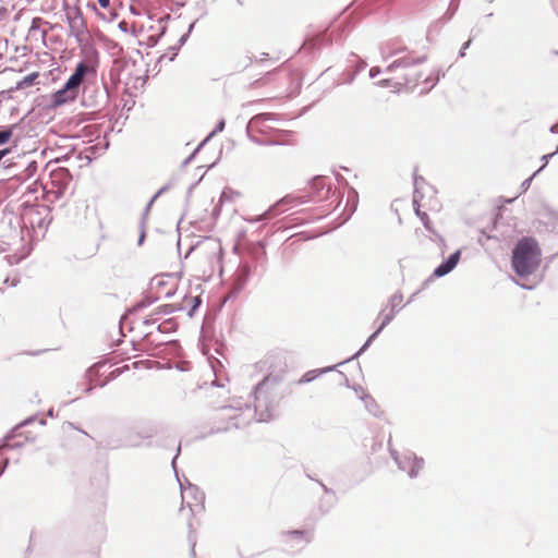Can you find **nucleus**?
I'll return each instance as SVG.
<instances>
[{"instance_id":"5fc2aeb1","label":"nucleus","mask_w":558,"mask_h":558,"mask_svg":"<svg viewBox=\"0 0 558 558\" xmlns=\"http://www.w3.org/2000/svg\"><path fill=\"white\" fill-rule=\"evenodd\" d=\"M390 83H391L390 78H384V80L378 81L376 84L379 87H388V86H390Z\"/></svg>"},{"instance_id":"49530a36","label":"nucleus","mask_w":558,"mask_h":558,"mask_svg":"<svg viewBox=\"0 0 558 558\" xmlns=\"http://www.w3.org/2000/svg\"><path fill=\"white\" fill-rule=\"evenodd\" d=\"M380 73H381V69L379 66H372L368 74H369L371 78H375Z\"/></svg>"},{"instance_id":"f03ea898","label":"nucleus","mask_w":558,"mask_h":558,"mask_svg":"<svg viewBox=\"0 0 558 558\" xmlns=\"http://www.w3.org/2000/svg\"><path fill=\"white\" fill-rule=\"evenodd\" d=\"M155 435L153 429H146L138 433H131L125 436L124 440L116 441L112 438H109L107 441V447L110 449H119V448H137L142 445L143 439H149Z\"/></svg>"},{"instance_id":"f8f14e48","label":"nucleus","mask_w":558,"mask_h":558,"mask_svg":"<svg viewBox=\"0 0 558 558\" xmlns=\"http://www.w3.org/2000/svg\"><path fill=\"white\" fill-rule=\"evenodd\" d=\"M426 60H427V57L425 54L417 57V58L403 57V58H399V59L395 60V65L398 69H407V68H410L413 65L422 64Z\"/></svg>"},{"instance_id":"680f3d73","label":"nucleus","mask_w":558,"mask_h":558,"mask_svg":"<svg viewBox=\"0 0 558 558\" xmlns=\"http://www.w3.org/2000/svg\"><path fill=\"white\" fill-rule=\"evenodd\" d=\"M180 451H181V446L179 445L178 448H177V453L174 456V458L172 459L171 461V465H172V469L175 471V460L177 458L179 457L180 454Z\"/></svg>"},{"instance_id":"052dcab7","label":"nucleus","mask_w":558,"mask_h":558,"mask_svg":"<svg viewBox=\"0 0 558 558\" xmlns=\"http://www.w3.org/2000/svg\"><path fill=\"white\" fill-rule=\"evenodd\" d=\"M170 187V184H166L163 186H161L157 192H156V196H160L162 195L166 191H168Z\"/></svg>"},{"instance_id":"c85d7f7f","label":"nucleus","mask_w":558,"mask_h":558,"mask_svg":"<svg viewBox=\"0 0 558 558\" xmlns=\"http://www.w3.org/2000/svg\"><path fill=\"white\" fill-rule=\"evenodd\" d=\"M556 154H558V146L556 147L555 151L550 154H546L542 157V160L544 161L543 166L534 172V175H537L547 165L548 160L551 159Z\"/></svg>"},{"instance_id":"cd10ccee","label":"nucleus","mask_w":558,"mask_h":558,"mask_svg":"<svg viewBox=\"0 0 558 558\" xmlns=\"http://www.w3.org/2000/svg\"><path fill=\"white\" fill-rule=\"evenodd\" d=\"M88 7H89L90 9H93V10L96 12V14H97L100 19L106 20V21H108V22H110V21H112L113 19H116V17H117V13H114L113 11H110V16H109V19H107L105 14L100 13V12L97 10V7H96V4H95V3H88Z\"/></svg>"},{"instance_id":"393cba45","label":"nucleus","mask_w":558,"mask_h":558,"mask_svg":"<svg viewBox=\"0 0 558 558\" xmlns=\"http://www.w3.org/2000/svg\"><path fill=\"white\" fill-rule=\"evenodd\" d=\"M22 427H17V424L13 426L2 438V444H8V441H12L15 437L21 436L22 434L19 430Z\"/></svg>"},{"instance_id":"aec40b11","label":"nucleus","mask_w":558,"mask_h":558,"mask_svg":"<svg viewBox=\"0 0 558 558\" xmlns=\"http://www.w3.org/2000/svg\"><path fill=\"white\" fill-rule=\"evenodd\" d=\"M275 216H277V211H275V208L269 207L262 215L255 216V217L248 219L247 221L251 223H256V222H259L263 220H269V219L274 218Z\"/></svg>"},{"instance_id":"2eb2a0df","label":"nucleus","mask_w":558,"mask_h":558,"mask_svg":"<svg viewBox=\"0 0 558 558\" xmlns=\"http://www.w3.org/2000/svg\"><path fill=\"white\" fill-rule=\"evenodd\" d=\"M403 295L401 292H396L395 294H392L388 301V306L390 307V311L396 312V314L399 313V311L404 306L401 305Z\"/></svg>"},{"instance_id":"f704fd0d","label":"nucleus","mask_w":558,"mask_h":558,"mask_svg":"<svg viewBox=\"0 0 558 558\" xmlns=\"http://www.w3.org/2000/svg\"><path fill=\"white\" fill-rule=\"evenodd\" d=\"M16 147H17V141H14V145L13 146L0 149V161H2V159L5 156H8L9 154H11L13 151V149L16 148Z\"/></svg>"},{"instance_id":"f257e3e1","label":"nucleus","mask_w":558,"mask_h":558,"mask_svg":"<svg viewBox=\"0 0 558 558\" xmlns=\"http://www.w3.org/2000/svg\"><path fill=\"white\" fill-rule=\"evenodd\" d=\"M541 257L538 242L532 236H523L512 248L511 268L518 277H529L539 267Z\"/></svg>"},{"instance_id":"6e6d98bb","label":"nucleus","mask_w":558,"mask_h":558,"mask_svg":"<svg viewBox=\"0 0 558 558\" xmlns=\"http://www.w3.org/2000/svg\"><path fill=\"white\" fill-rule=\"evenodd\" d=\"M62 175H63L64 184H66L72 179V175L68 169H64L62 171Z\"/></svg>"},{"instance_id":"37998d69","label":"nucleus","mask_w":558,"mask_h":558,"mask_svg":"<svg viewBox=\"0 0 558 558\" xmlns=\"http://www.w3.org/2000/svg\"><path fill=\"white\" fill-rule=\"evenodd\" d=\"M151 206H153V203L148 202L146 207H145V209H144V211H143V215H142V219H141L142 225H145L147 215H148Z\"/></svg>"},{"instance_id":"1a4fd4ad","label":"nucleus","mask_w":558,"mask_h":558,"mask_svg":"<svg viewBox=\"0 0 558 558\" xmlns=\"http://www.w3.org/2000/svg\"><path fill=\"white\" fill-rule=\"evenodd\" d=\"M38 72H33L24 76L22 80L17 81L13 87H10L5 93L9 94L10 97H12V94L14 92L32 87L36 84H38Z\"/></svg>"},{"instance_id":"6e6552de","label":"nucleus","mask_w":558,"mask_h":558,"mask_svg":"<svg viewBox=\"0 0 558 558\" xmlns=\"http://www.w3.org/2000/svg\"><path fill=\"white\" fill-rule=\"evenodd\" d=\"M270 381V377H265L262 381H259L253 389V395L255 399V412H257L262 407H266L265 393L266 388Z\"/></svg>"},{"instance_id":"9b49d317","label":"nucleus","mask_w":558,"mask_h":558,"mask_svg":"<svg viewBox=\"0 0 558 558\" xmlns=\"http://www.w3.org/2000/svg\"><path fill=\"white\" fill-rule=\"evenodd\" d=\"M339 364L337 365H331V366H328V367H325V368H322V369H313V371H308L306 372L300 379H299V384H308V383H312L313 380H315L319 375L324 374V373H328V372H332L337 368Z\"/></svg>"},{"instance_id":"39448f33","label":"nucleus","mask_w":558,"mask_h":558,"mask_svg":"<svg viewBox=\"0 0 558 558\" xmlns=\"http://www.w3.org/2000/svg\"><path fill=\"white\" fill-rule=\"evenodd\" d=\"M413 184H414V193H413V199H412V204H413V207H414V210H415V215L422 220L424 227L429 230L430 227H429V218H428V215L424 211H421L420 210V199L423 197V195L421 194L420 190H421V186L423 184H425V180L424 178L422 177H418L416 175L415 173L413 174Z\"/></svg>"},{"instance_id":"603ef678","label":"nucleus","mask_w":558,"mask_h":558,"mask_svg":"<svg viewBox=\"0 0 558 558\" xmlns=\"http://www.w3.org/2000/svg\"><path fill=\"white\" fill-rule=\"evenodd\" d=\"M366 65H367V64H366V62H365L364 60H359V63H357V65H356V68H355V71H354V72H355L356 74H357V73H360L362 70H364V69H365V66H366Z\"/></svg>"},{"instance_id":"473e14b6","label":"nucleus","mask_w":558,"mask_h":558,"mask_svg":"<svg viewBox=\"0 0 558 558\" xmlns=\"http://www.w3.org/2000/svg\"><path fill=\"white\" fill-rule=\"evenodd\" d=\"M226 128V121L223 119L219 120L215 126V129L209 133V137L215 136L217 133H220Z\"/></svg>"},{"instance_id":"c03bdc74","label":"nucleus","mask_w":558,"mask_h":558,"mask_svg":"<svg viewBox=\"0 0 558 558\" xmlns=\"http://www.w3.org/2000/svg\"><path fill=\"white\" fill-rule=\"evenodd\" d=\"M109 98L107 87L104 86L102 90L100 92V101L98 105L106 104Z\"/></svg>"},{"instance_id":"3c124183","label":"nucleus","mask_w":558,"mask_h":558,"mask_svg":"<svg viewBox=\"0 0 558 558\" xmlns=\"http://www.w3.org/2000/svg\"><path fill=\"white\" fill-rule=\"evenodd\" d=\"M180 49V46H171L169 50L172 52L171 57L169 58V61H173L175 56L178 54V51Z\"/></svg>"},{"instance_id":"423d86ee","label":"nucleus","mask_w":558,"mask_h":558,"mask_svg":"<svg viewBox=\"0 0 558 558\" xmlns=\"http://www.w3.org/2000/svg\"><path fill=\"white\" fill-rule=\"evenodd\" d=\"M77 95L74 93V90L70 89L66 85L63 84L60 89L50 95V102L48 104V108L54 109L61 107L68 102L74 101Z\"/></svg>"},{"instance_id":"2f4dec72","label":"nucleus","mask_w":558,"mask_h":558,"mask_svg":"<svg viewBox=\"0 0 558 558\" xmlns=\"http://www.w3.org/2000/svg\"><path fill=\"white\" fill-rule=\"evenodd\" d=\"M37 168H38L37 161H35V160L29 161L25 168L26 177H28V178L33 177L34 173L37 171Z\"/></svg>"},{"instance_id":"4d7b16f0","label":"nucleus","mask_w":558,"mask_h":558,"mask_svg":"<svg viewBox=\"0 0 558 558\" xmlns=\"http://www.w3.org/2000/svg\"><path fill=\"white\" fill-rule=\"evenodd\" d=\"M144 325L146 326H153L156 324V319H154L151 316H147L144 322H143Z\"/></svg>"},{"instance_id":"69168bd1","label":"nucleus","mask_w":558,"mask_h":558,"mask_svg":"<svg viewBox=\"0 0 558 558\" xmlns=\"http://www.w3.org/2000/svg\"><path fill=\"white\" fill-rule=\"evenodd\" d=\"M9 465V459H4L3 463H2V466L0 468V476L4 473V471L7 470Z\"/></svg>"},{"instance_id":"4be33fe9","label":"nucleus","mask_w":558,"mask_h":558,"mask_svg":"<svg viewBox=\"0 0 558 558\" xmlns=\"http://www.w3.org/2000/svg\"><path fill=\"white\" fill-rule=\"evenodd\" d=\"M266 120H275L274 116L271 113H259V114H256L254 116L248 125L246 126V133L247 135L250 136V126L251 124H258L263 121H266Z\"/></svg>"},{"instance_id":"a878e982","label":"nucleus","mask_w":558,"mask_h":558,"mask_svg":"<svg viewBox=\"0 0 558 558\" xmlns=\"http://www.w3.org/2000/svg\"><path fill=\"white\" fill-rule=\"evenodd\" d=\"M457 9H458V2H456V0H451L448 10L444 14V16L440 19V21L446 22V21L451 20V17L456 13Z\"/></svg>"},{"instance_id":"0eeeda50","label":"nucleus","mask_w":558,"mask_h":558,"mask_svg":"<svg viewBox=\"0 0 558 558\" xmlns=\"http://www.w3.org/2000/svg\"><path fill=\"white\" fill-rule=\"evenodd\" d=\"M461 257V250H457L451 253L446 259H444L433 271V276L441 278L450 274L458 265Z\"/></svg>"},{"instance_id":"dca6fc26","label":"nucleus","mask_w":558,"mask_h":558,"mask_svg":"<svg viewBox=\"0 0 558 558\" xmlns=\"http://www.w3.org/2000/svg\"><path fill=\"white\" fill-rule=\"evenodd\" d=\"M183 307L181 305L175 304H162L158 306L155 311L156 315H170L175 312L182 311Z\"/></svg>"},{"instance_id":"13d9d810","label":"nucleus","mask_w":558,"mask_h":558,"mask_svg":"<svg viewBox=\"0 0 558 558\" xmlns=\"http://www.w3.org/2000/svg\"><path fill=\"white\" fill-rule=\"evenodd\" d=\"M118 27L123 33H128V23L125 21H120Z\"/></svg>"},{"instance_id":"72a5a7b5","label":"nucleus","mask_w":558,"mask_h":558,"mask_svg":"<svg viewBox=\"0 0 558 558\" xmlns=\"http://www.w3.org/2000/svg\"><path fill=\"white\" fill-rule=\"evenodd\" d=\"M311 185L314 190L319 191L324 186L323 178L322 177L313 178L311 181Z\"/></svg>"},{"instance_id":"09e8293b","label":"nucleus","mask_w":558,"mask_h":558,"mask_svg":"<svg viewBox=\"0 0 558 558\" xmlns=\"http://www.w3.org/2000/svg\"><path fill=\"white\" fill-rule=\"evenodd\" d=\"M351 194L353 195V202H354V205H353V208L350 213V215L348 216V218L352 215V213L355 210L356 208V203H357V193L352 189L350 194H349V198L351 197Z\"/></svg>"},{"instance_id":"bb28decb","label":"nucleus","mask_w":558,"mask_h":558,"mask_svg":"<svg viewBox=\"0 0 558 558\" xmlns=\"http://www.w3.org/2000/svg\"><path fill=\"white\" fill-rule=\"evenodd\" d=\"M201 304H202L201 296L197 295V296L192 298V304L187 312L189 317H193L194 313L197 311V308L201 306Z\"/></svg>"},{"instance_id":"ddd939ff","label":"nucleus","mask_w":558,"mask_h":558,"mask_svg":"<svg viewBox=\"0 0 558 558\" xmlns=\"http://www.w3.org/2000/svg\"><path fill=\"white\" fill-rule=\"evenodd\" d=\"M251 276V267L247 264H241L235 271L233 282L241 283V287H245Z\"/></svg>"},{"instance_id":"ea45409f","label":"nucleus","mask_w":558,"mask_h":558,"mask_svg":"<svg viewBox=\"0 0 558 558\" xmlns=\"http://www.w3.org/2000/svg\"><path fill=\"white\" fill-rule=\"evenodd\" d=\"M243 289L244 288L241 287V283L233 282L232 287H231V294H230V296H234V295L239 294Z\"/></svg>"},{"instance_id":"7ed1b4c3","label":"nucleus","mask_w":558,"mask_h":558,"mask_svg":"<svg viewBox=\"0 0 558 558\" xmlns=\"http://www.w3.org/2000/svg\"><path fill=\"white\" fill-rule=\"evenodd\" d=\"M397 465L401 471L407 472L411 478H415L424 468V459L409 451L402 454L401 459H397Z\"/></svg>"},{"instance_id":"4c0bfd02","label":"nucleus","mask_w":558,"mask_h":558,"mask_svg":"<svg viewBox=\"0 0 558 558\" xmlns=\"http://www.w3.org/2000/svg\"><path fill=\"white\" fill-rule=\"evenodd\" d=\"M36 421V415H31L28 417H26L25 420H23L22 422H20L17 424V427H25V426H28L31 425L32 423H34Z\"/></svg>"},{"instance_id":"79ce46f5","label":"nucleus","mask_w":558,"mask_h":558,"mask_svg":"<svg viewBox=\"0 0 558 558\" xmlns=\"http://www.w3.org/2000/svg\"><path fill=\"white\" fill-rule=\"evenodd\" d=\"M535 177H536V175H534V173H533L530 178L525 179V180L521 183V190H522V192H525V191L530 187L531 182H532V180H533Z\"/></svg>"},{"instance_id":"5701e85b","label":"nucleus","mask_w":558,"mask_h":558,"mask_svg":"<svg viewBox=\"0 0 558 558\" xmlns=\"http://www.w3.org/2000/svg\"><path fill=\"white\" fill-rule=\"evenodd\" d=\"M82 82L83 81L71 74L65 81L64 85H66L70 89L74 90L76 95H78Z\"/></svg>"},{"instance_id":"e2e57ef3","label":"nucleus","mask_w":558,"mask_h":558,"mask_svg":"<svg viewBox=\"0 0 558 558\" xmlns=\"http://www.w3.org/2000/svg\"><path fill=\"white\" fill-rule=\"evenodd\" d=\"M99 5L102 8V9H108L110 7V1L111 0H97Z\"/></svg>"},{"instance_id":"9d476101","label":"nucleus","mask_w":558,"mask_h":558,"mask_svg":"<svg viewBox=\"0 0 558 558\" xmlns=\"http://www.w3.org/2000/svg\"><path fill=\"white\" fill-rule=\"evenodd\" d=\"M384 329L381 327L378 326V328L367 338V340L364 342V344L357 350V352H355L351 357L342 361L339 363V365H342V364H345L356 357H359L361 354H363L368 348L369 345L373 343V341L379 336V333L383 331Z\"/></svg>"},{"instance_id":"de8ad7c7","label":"nucleus","mask_w":558,"mask_h":558,"mask_svg":"<svg viewBox=\"0 0 558 558\" xmlns=\"http://www.w3.org/2000/svg\"><path fill=\"white\" fill-rule=\"evenodd\" d=\"M145 236H146V233H145V225H142L141 223V232H140V236H138V241H137V244L138 245H142L144 240H145Z\"/></svg>"},{"instance_id":"8fccbe9b","label":"nucleus","mask_w":558,"mask_h":558,"mask_svg":"<svg viewBox=\"0 0 558 558\" xmlns=\"http://www.w3.org/2000/svg\"><path fill=\"white\" fill-rule=\"evenodd\" d=\"M470 45H471V39H469L468 41H465L462 45V47H461V49L459 51V57H464L465 56V50L470 47Z\"/></svg>"},{"instance_id":"bf43d9fd","label":"nucleus","mask_w":558,"mask_h":558,"mask_svg":"<svg viewBox=\"0 0 558 558\" xmlns=\"http://www.w3.org/2000/svg\"><path fill=\"white\" fill-rule=\"evenodd\" d=\"M196 155L192 151L182 162V166H186L189 165L195 157Z\"/></svg>"},{"instance_id":"7c9ffc66","label":"nucleus","mask_w":558,"mask_h":558,"mask_svg":"<svg viewBox=\"0 0 558 558\" xmlns=\"http://www.w3.org/2000/svg\"><path fill=\"white\" fill-rule=\"evenodd\" d=\"M196 22H197V21L192 22V23L189 25L187 32H186L185 34H183V35L180 37V39H179V46H180V47H181V46H183V45L186 43V40H187V38H189L190 34H191V33H192V31L194 29V26H195Z\"/></svg>"},{"instance_id":"4468645a","label":"nucleus","mask_w":558,"mask_h":558,"mask_svg":"<svg viewBox=\"0 0 558 558\" xmlns=\"http://www.w3.org/2000/svg\"><path fill=\"white\" fill-rule=\"evenodd\" d=\"M17 129V124H11L9 126L0 128V146L8 144L13 137L14 130Z\"/></svg>"},{"instance_id":"20e7f679","label":"nucleus","mask_w":558,"mask_h":558,"mask_svg":"<svg viewBox=\"0 0 558 558\" xmlns=\"http://www.w3.org/2000/svg\"><path fill=\"white\" fill-rule=\"evenodd\" d=\"M66 21L70 26V36L75 37L76 40L81 43V36L87 33V27L81 10L75 8L72 12L66 13Z\"/></svg>"},{"instance_id":"0e129e2a","label":"nucleus","mask_w":558,"mask_h":558,"mask_svg":"<svg viewBox=\"0 0 558 558\" xmlns=\"http://www.w3.org/2000/svg\"><path fill=\"white\" fill-rule=\"evenodd\" d=\"M390 456H391V458L395 460V462H396V463H397V459H401V457H402V456H400V454L398 453V451H397V450H395V449H390Z\"/></svg>"},{"instance_id":"58836bf2","label":"nucleus","mask_w":558,"mask_h":558,"mask_svg":"<svg viewBox=\"0 0 558 558\" xmlns=\"http://www.w3.org/2000/svg\"><path fill=\"white\" fill-rule=\"evenodd\" d=\"M233 193L232 190L230 189H225L222 192H221V195H220V198H219V203H223L227 199H230V195Z\"/></svg>"},{"instance_id":"b1692460","label":"nucleus","mask_w":558,"mask_h":558,"mask_svg":"<svg viewBox=\"0 0 558 558\" xmlns=\"http://www.w3.org/2000/svg\"><path fill=\"white\" fill-rule=\"evenodd\" d=\"M87 65L85 62L81 61L76 64L72 75L76 76L77 78H80L81 81H83V77L85 76V74L87 73Z\"/></svg>"},{"instance_id":"412c9836","label":"nucleus","mask_w":558,"mask_h":558,"mask_svg":"<svg viewBox=\"0 0 558 558\" xmlns=\"http://www.w3.org/2000/svg\"><path fill=\"white\" fill-rule=\"evenodd\" d=\"M158 301V298L157 296H149V295H146L144 296L140 302H137L134 306H133V311L134 312H138L151 304H154L155 302Z\"/></svg>"},{"instance_id":"338daca9","label":"nucleus","mask_w":558,"mask_h":558,"mask_svg":"<svg viewBox=\"0 0 558 558\" xmlns=\"http://www.w3.org/2000/svg\"><path fill=\"white\" fill-rule=\"evenodd\" d=\"M420 77H421V74L416 75L414 78H410L409 76L404 75L403 80L405 83H412V82H416Z\"/></svg>"},{"instance_id":"a18cd8bd","label":"nucleus","mask_w":558,"mask_h":558,"mask_svg":"<svg viewBox=\"0 0 558 558\" xmlns=\"http://www.w3.org/2000/svg\"><path fill=\"white\" fill-rule=\"evenodd\" d=\"M287 534L291 537H302L305 532L303 530H291V531H288Z\"/></svg>"},{"instance_id":"a211bd4d","label":"nucleus","mask_w":558,"mask_h":558,"mask_svg":"<svg viewBox=\"0 0 558 558\" xmlns=\"http://www.w3.org/2000/svg\"><path fill=\"white\" fill-rule=\"evenodd\" d=\"M177 328H178V325L174 322V319H172V318L166 319L163 323H161L157 326V330L161 333L174 332L177 330Z\"/></svg>"},{"instance_id":"f3484780","label":"nucleus","mask_w":558,"mask_h":558,"mask_svg":"<svg viewBox=\"0 0 558 558\" xmlns=\"http://www.w3.org/2000/svg\"><path fill=\"white\" fill-rule=\"evenodd\" d=\"M294 202H296V198L292 195H286L281 199H279L277 203L270 206V208H275V211H277V215L283 211L282 206L292 205Z\"/></svg>"},{"instance_id":"a19ab883","label":"nucleus","mask_w":558,"mask_h":558,"mask_svg":"<svg viewBox=\"0 0 558 558\" xmlns=\"http://www.w3.org/2000/svg\"><path fill=\"white\" fill-rule=\"evenodd\" d=\"M316 483L322 487L323 492L326 494V495H332L335 496V490L327 487L322 481L319 480H316Z\"/></svg>"},{"instance_id":"864d4df0","label":"nucleus","mask_w":558,"mask_h":558,"mask_svg":"<svg viewBox=\"0 0 558 558\" xmlns=\"http://www.w3.org/2000/svg\"><path fill=\"white\" fill-rule=\"evenodd\" d=\"M362 400L365 402V407L368 408V403H372L373 405H376L375 404V400L369 396V395H365Z\"/></svg>"},{"instance_id":"c9c22d12","label":"nucleus","mask_w":558,"mask_h":558,"mask_svg":"<svg viewBox=\"0 0 558 558\" xmlns=\"http://www.w3.org/2000/svg\"><path fill=\"white\" fill-rule=\"evenodd\" d=\"M23 442L22 441H16V442H12V441H8V444H1V447L4 448V449H20L23 447Z\"/></svg>"},{"instance_id":"6ab92c4d","label":"nucleus","mask_w":558,"mask_h":558,"mask_svg":"<svg viewBox=\"0 0 558 558\" xmlns=\"http://www.w3.org/2000/svg\"><path fill=\"white\" fill-rule=\"evenodd\" d=\"M243 408L248 409L250 405L246 402H242L241 400H234L229 404L217 408V411H220V412L227 411V410L242 411Z\"/></svg>"},{"instance_id":"c756f323","label":"nucleus","mask_w":558,"mask_h":558,"mask_svg":"<svg viewBox=\"0 0 558 558\" xmlns=\"http://www.w3.org/2000/svg\"><path fill=\"white\" fill-rule=\"evenodd\" d=\"M396 312L393 311H390L389 313L385 314L379 327H381L383 329H385L386 326H388L395 318L396 316Z\"/></svg>"},{"instance_id":"774afa93","label":"nucleus","mask_w":558,"mask_h":558,"mask_svg":"<svg viewBox=\"0 0 558 558\" xmlns=\"http://www.w3.org/2000/svg\"><path fill=\"white\" fill-rule=\"evenodd\" d=\"M398 68L395 65V61H392L387 68H386V72L388 73H391L393 72L395 70H397Z\"/></svg>"},{"instance_id":"e433bc0d","label":"nucleus","mask_w":558,"mask_h":558,"mask_svg":"<svg viewBox=\"0 0 558 558\" xmlns=\"http://www.w3.org/2000/svg\"><path fill=\"white\" fill-rule=\"evenodd\" d=\"M250 138H251L254 143H256V144H258V145H280V144H281V143H280V142H278V141H260V140L256 138V137H251V136H250Z\"/></svg>"}]
</instances>
